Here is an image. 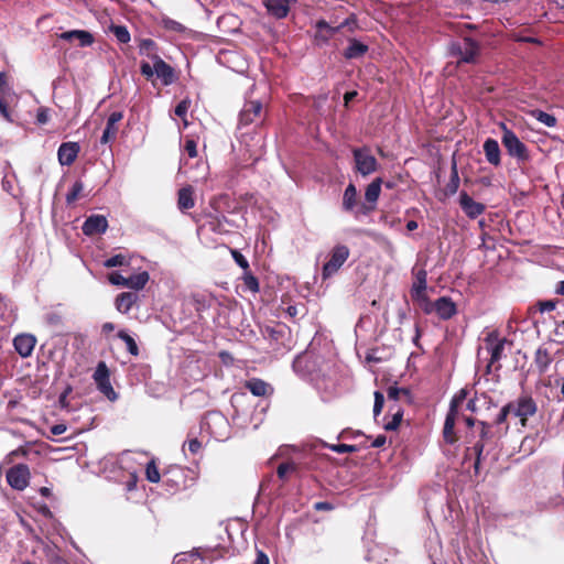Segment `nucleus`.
I'll return each instance as SVG.
<instances>
[{"instance_id": "obj_49", "label": "nucleus", "mask_w": 564, "mask_h": 564, "mask_svg": "<svg viewBox=\"0 0 564 564\" xmlns=\"http://www.w3.org/2000/svg\"><path fill=\"white\" fill-rule=\"evenodd\" d=\"M230 254H231L232 259L235 260V262L243 271H247V270L250 269L248 260L246 259V257L240 251H238L237 249H230Z\"/></svg>"}, {"instance_id": "obj_30", "label": "nucleus", "mask_w": 564, "mask_h": 564, "mask_svg": "<svg viewBox=\"0 0 564 564\" xmlns=\"http://www.w3.org/2000/svg\"><path fill=\"white\" fill-rule=\"evenodd\" d=\"M480 426L479 440L476 443L482 444V449L485 448L486 443L495 440H499L497 434V430L491 423H487L485 421L478 422Z\"/></svg>"}, {"instance_id": "obj_35", "label": "nucleus", "mask_w": 564, "mask_h": 564, "mask_svg": "<svg viewBox=\"0 0 564 564\" xmlns=\"http://www.w3.org/2000/svg\"><path fill=\"white\" fill-rule=\"evenodd\" d=\"M387 395L390 401H399L401 399H405L406 402H411V392L406 388L390 386L387 390Z\"/></svg>"}, {"instance_id": "obj_13", "label": "nucleus", "mask_w": 564, "mask_h": 564, "mask_svg": "<svg viewBox=\"0 0 564 564\" xmlns=\"http://www.w3.org/2000/svg\"><path fill=\"white\" fill-rule=\"evenodd\" d=\"M36 337L32 334H19L13 339L15 351L22 357L28 358L32 355L36 345Z\"/></svg>"}, {"instance_id": "obj_9", "label": "nucleus", "mask_w": 564, "mask_h": 564, "mask_svg": "<svg viewBox=\"0 0 564 564\" xmlns=\"http://www.w3.org/2000/svg\"><path fill=\"white\" fill-rule=\"evenodd\" d=\"M163 482L167 490L175 492L186 488V476L183 468L172 466L163 473Z\"/></svg>"}, {"instance_id": "obj_34", "label": "nucleus", "mask_w": 564, "mask_h": 564, "mask_svg": "<svg viewBox=\"0 0 564 564\" xmlns=\"http://www.w3.org/2000/svg\"><path fill=\"white\" fill-rule=\"evenodd\" d=\"M225 219H226L225 216L219 217L218 215L209 214L207 216V220L205 223V226L210 231L219 234V235H223V234L227 232V230L225 229V225H224V220Z\"/></svg>"}, {"instance_id": "obj_57", "label": "nucleus", "mask_w": 564, "mask_h": 564, "mask_svg": "<svg viewBox=\"0 0 564 564\" xmlns=\"http://www.w3.org/2000/svg\"><path fill=\"white\" fill-rule=\"evenodd\" d=\"M536 306H538V310L541 312V313H544V312H552L555 310L556 307V301H553V300H547V301H539L536 303Z\"/></svg>"}, {"instance_id": "obj_36", "label": "nucleus", "mask_w": 564, "mask_h": 564, "mask_svg": "<svg viewBox=\"0 0 564 564\" xmlns=\"http://www.w3.org/2000/svg\"><path fill=\"white\" fill-rule=\"evenodd\" d=\"M241 280L247 290L252 293H258L260 291V284L257 276L253 275L251 270L243 271Z\"/></svg>"}, {"instance_id": "obj_18", "label": "nucleus", "mask_w": 564, "mask_h": 564, "mask_svg": "<svg viewBox=\"0 0 564 564\" xmlns=\"http://www.w3.org/2000/svg\"><path fill=\"white\" fill-rule=\"evenodd\" d=\"M79 145L76 142H64L59 145L57 151L58 162L61 165H72L79 153Z\"/></svg>"}, {"instance_id": "obj_42", "label": "nucleus", "mask_w": 564, "mask_h": 564, "mask_svg": "<svg viewBox=\"0 0 564 564\" xmlns=\"http://www.w3.org/2000/svg\"><path fill=\"white\" fill-rule=\"evenodd\" d=\"M283 311L293 322H295L299 317H303L306 313L304 304H289L285 308H283Z\"/></svg>"}, {"instance_id": "obj_10", "label": "nucleus", "mask_w": 564, "mask_h": 564, "mask_svg": "<svg viewBox=\"0 0 564 564\" xmlns=\"http://www.w3.org/2000/svg\"><path fill=\"white\" fill-rule=\"evenodd\" d=\"M383 184V180L381 177H376L365 191V199L367 204H362L360 206V213L367 215L376 209V204L381 193V185Z\"/></svg>"}, {"instance_id": "obj_7", "label": "nucleus", "mask_w": 564, "mask_h": 564, "mask_svg": "<svg viewBox=\"0 0 564 564\" xmlns=\"http://www.w3.org/2000/svg\"><path fill=\"white\" fill-rule=\"evenodd\" d=\"M6 478L11 488L22 491L30 484L31 471L28 465L17 464L7 470Z\"/></svg>"}, {"instance_id": "obj_16", "label": "nucleus", "mask_w": 564, "mask_h": 564, "mask_svg": "<svg viewBox=\"0 0 564 564\" xmlns=\"http://www.w3.org/2000/svg\"><path fill=\"white\" fill-rule=\"evenodd\" d=\"M122 118H123L122 111H113L110 113V116L108 117L107 123H106V128L100 138V142L102 144H106V143H109V142H112L116 140L118 130H119L117 124L122 120Z\"/></svg>"}, {"instance_id": "obj_27", "label": "nucleus", "mask_w": 564, "mask_h": 564, "mask_svg": "<svg viewBox=\"0 0 564 564\" xmlns=\"http://www.w3.org/2000/svg\"><path fill=\"white\" fill-rule=\"evenodd\" d=\"M426 278L427 273L424 269L415 272V280L410 291L412 299H423V295L426 294Z\"/></svg>"}, {"instance_id": "obj_31", "label": "nucleus", "mask_w": 564, "mask_h": 564, "mask_svg": "<svg viewBox=\"0 0 564 564\" xmlns=\"http://www.w3.org/2000/svg\"><path fill=\"white\" fill-rule=\"evenodd\" d=\"M358 204L357 188L355 184L349 183L344 191L343 195V209L345 212H352Z\"/></svg>"}, {"instance_id": "obj_61", "label": "nucleus", "mask_w": 564, "mask_h": 564, "mask_svg": "<svg viewBox=\"0 0 564 564\" xmlns=\"http://www.w3.org/2000/svg\"><path fill=\"white\" fill-rule=\"evenodd\" d=\"M187 446L191 454L196 455L202 448V443L197 438H192L187 442Z\"/></svg>"}, {"instance_id": "obj_46", "label": "nucleus", "mask_w": 564, "mask_h": 564, "mask_svg": "<svg viewBox=\"0 0 564 564\" xmlns=\"http://www.w3.org/2000/svg\"><path fill=\"white\" fill-rule=\"evenodd\" d=\"M458 186H459V176H458V172H457L456 162L454 161L453 165H452L451 180L447 184V191L451 194H454L457 192Z\"/></svg>"}, {"instance_id": "obj_39", "label": "nucleus", "mask_w": 564, "mask_h": 564, "mask_svg": "<svg viewBox=\"0 0 564 564\" xmlns=\"http://www.w3.org/2000/svg\"><path fill=\"white\" fill-rule=\"evenodd\" d=\"M532 116L541 123L545 124L546 127H555L556 123H557V119L555 118V116L551 115V113H547L543 110H533L532 111Z\"/></svg>"}, {"instance_id": "obj_14", "label": "nucleus", "mask_w": 564, "mask_h": 564, "mask_svg": "<svg viewBox=\"0 0 564 564\" xmlns=\"http://www.w3.org/2000/svg\"><path fill=\"white\" fill-rule=\"evenodd\" d=\"M262 112V104L258 100H250L243 105L239 113L240 126H249L260 118Z\"/></svg>"}, {"instance_id": "obj_44", "label": "nucleus", "mask_w": 564, "mask_h": 564, "mask_svg": "<svg viewBox=\"0 0 564 564\" xmlns=\"http://www.w3.org/2000/svg\"><path fill=\"white\" fill-rule=\"evenodd\" d=\"M296 471V465L293 462L281 463L276 468V475L282 480L288 479V475Z\"/></svg>"}, {"instance_id": "obj_21", "label": "nucleus", "mask_w": 564, "mask_h": 564, "mask_svg": "<svg viewBox=\"0 0 564 564\" xmlns=\"http://www.w3.org/2000/svg\"><path fill=\"white\" fill-rule=\"evenodd\" d=\"M296 0H263L268 12L275 19H283L289 14L291 3Z\"/></svg>"}, {"instance_id": "obj_29", "label": "nucleus", "mask_w": 564, "mask_h": 564, "mask_svg": "<svg viewBox=\"0 0 564 564\" xmlns=\"http://www.w3.org/2000/svg\"><path fill=\"white\" fill-rule=\"evenodd\" d=\"M195 205L194 189L192 186H185L178 189L177 193V207L181 212L188 210Z\"/></svg>"}, {"instance_id": "obj_19", "label": "nucleus", "mask_w": 564, "mask_h": 564, "mask_svg": "<svg viewBox=\"0 0 564 564\" xmlns=\"http://www.w3.org/2000/svg\"><path fill=\"white\" fill-rule=\"evenodd\" d=\"M435 313L441 319L447 321L456 315L457 307L451 297L442 296L434 302Z\"/></svg>"}, {"instance_id": "obj_26", "label": "nucleus", "mask_w": 564, "mask_h": 564, "mask_svg": "<svg viewBox=\"0 0 564 564\" xmlns=\"http://www.w3.org/2000/svg\"><path fill=\"white\" fill-rule=\"evenodd\" d=\"M138 300L139 295L135 292H122L116 297V308L120 313L127 314Z\"/></svg>"}, {"instance_id": "obj_60", "label": "nucleus", "mask_w": 564, "mask_h": 564, "mask_svg": "<svg viewBox=\"0 0 564 564\" xmlns=\"http://www.w3.org/2000/svg\"><path fill=\"white\" fill-rule=\"evenodd\" d=\"M29 454V449L25 446H20L12 451L8 455L9 463H12L15 457H25Z\"/></svg>"}, {"instance_id": "obj_62", "label": "nucleus", "mask_w": 564, "mask_h": 564, "mask_svg": "<svg viewBox=\"0 0 564 564\" xmlns=\"http://www.w3.org/2000/svg\"><path fill=\"white\" fill-rule=\"evenodd\" d=\"M72 392V387L68 386L59 395L58 398V402L61 404L62 408H67L68 406V401H67V397L68 394Z\"/></svg>"}, {"instance_id": "obj_8", "label": "nucleus", "mask_w": 564, "mask_h": 564, "mask_svg": "<svg viewBox=\"0 0 564 564\" xmlns=\"http://www.w3.org/2000/svg\"><path fill=\"white\" fill-rule=\"evenodd\" d=\"M93 377L98 390L102 394H105L110 401L117 400L118 394L111 386L109 369L104 361L98 364Z\"/></svg>"}, {"instance_id": "obj_37", "label": "nucleus", "mask_w": 564, "mask_h": 564, "mask_svg": "<svg viewBox=\"0 0 564 564\" xmlns=\"http://www.w3.org/2000/svg\"><path fill=\"white\" fill-rule=\"evenodd\" d=\"M160 24L167 31H172V32H175V33H186L188 31V29L183 25L182 23L166 17V15H163L161 18V22Z\"/></svg>"}, {"instance_id": "obj_54", "label": "nucleus", "mask_w": 564, "mask_h": 564, "mask_svg": "<svg viewBox=\"0 0 564 564\" xmlns=\"http://www.w3.org/2000/svg\"><path fill=\"white\" fill-rule=\"evenodd\" d=\"M108 280L113 285H121V286L127 288L128 278H124L119 272H111V273H109Z\"/></svg>"}, {"instance_id": "obj_25", "label": "nucleus", "mask_w": 564, "mask_h": 564, "mask_svg": "<svg viewBox=\"0 0 564 564\" xmlns=\"http://www.w3.org/2000/svg\"><path fill=\"white\" fill-rule=\"evenodd\" d=\"M245 388L248 389L254 397H267L273 391L268 382L259 378L247 380L245 382Z\"/></svg>"}, {"instance_id": "obj_51", "label": "nucleus", "mask_w": 564, "mask_h": 564, "mask_svg": "<svg viewBox=\"0 0 564 564\" xmlns=\"http://www.w3.org/2000/svg\"><path fill=\"white\" fill-rule=\"evenodd\" d=\"M327 447L338 454L344 453H355L358 451V447L356 445H349V444H332L327 445Z\"/></svg>"}, {"instance_id": "obj_56", "label": "nucleus", "mask_w": 564, "mask_h": 564, "mask_svg": "<svg viewBox=\"0 0 564 564\" xmlns=\"http://www.w3.org/2000/svg\"><path fill=\"white\" fill-rule=\"evenodd\" d=\"M184 150L189 158L197 156V143L194 139H186L184 143Z\"/></svg>"}, {"instance_id": "obj_58", "label": "nucleus", "mask_w": 564, "mask_h": 564, "mask_svg": "<svg viewBox=\"0 0 564 564\" xmlns=\"http://www.w3.org/2000/svg\"><path fill=\"white\" fill-rule=\"evenodd\" d=\"M50 120V110L46 107H40L36 112V122L39 124H45Z\"/></svg>"}, {"instance_id": "obj_38", "label": "nucleus", "mask_w": 564, "mask_h": 564, "mask_svg": "<svg viewBox=\"0 0 564 564\" xmlns=\"http://www.w3.org/2000/svg\"><path fill=\"white\" fill-rule=\"evenodd\" d=\"M350 23L356 24V19L351 15L348 19H346L344 22H341L338 26L333 28L330 26L326 21L322 20L317 22V28L319 30H327L329 31L330 35H334L335 33L339 32L345 26L349 25Z\"/></svg>"}, {"instance_id": "obj_15", "label": "nucleus", "mask_w": 564, "mask_h": 564, "mask_svg": "<svg viewBox=\"0 0 564 564\" xmlns=\"http://www.w3.org/2000/svg\"><path fill=\"white\" fill-rule=\"evenodd\" d=\"M108 220L102 215H91L83 224L82 230L86 236H95L106 232Z\"/></svg>"}, {"instance_id": "obj_23", "label": "nucleus", "mask_w": 564, "mask_h": 564, "mask_svg": "<svg viewBox=\"0 0 564 564\" xmlns=\"http://www.w3.org/2000/svg\"><path fill=\"white\" fill-rule=\"evenodd\" d=\"M484 152L486 160L492 164L494 166H499L501 164V158H500V148L497 140L488 138L484 142Z\"/></svg>"}, {"instance_id": "obj_24", "label": "nucleus", "mask_w": 564, "mask_h": 564, "mask_svg": "<svg viewBox=\"0 0 564 564\" xmlns=\"http://www.w3.org/2000/svg\"><path fill=\"white\" fill-rule=\"evenodd\" d=\"M59 39L65 41L78 40L82 47L90 46L94 43V36L90 32L84 30H72L63 32Z\"/></svg>"}, {"instance_id": "obj_3", "label": "nucleus", "mask_w": 564, "mask_h": 564, "mask_svg": "<svg viewBox=\"0 0 564 564\" xmlns=\"http://www.w3.org/2000/svg\"><path fill=\"white\" fill-rule=\"evenodd\" d=\"M452 56H456L457 63L475 64L480 53L479 44L470 37H463L460 41L453 42L449 46Z\"/></svg>"}, {"instance_id": "obj_40", "label": "nucleus", "mask_w": 564, "mask_h": 564, "mask_svg": "<svg viewBox=\"0 0 564 564\" xmlns=\"http://www.w3.org/2000/svg\"><path fill=\"white\" fill-rule=\"evenodd\" d=\"M118 337L124 341L127 346V350L134 357L139 356V347L135 343V340L126 332V330H119Z\"/></svg>"}, {"instance_id": "obj_33", "label": "nucleus", "mask_w": 564, "mask_h": 564, "mask_svg": "<svg viewBox=\"0 0 564 564\" xmlns=\"http://www.w3.org/2000/svg\"><path fill=\"white\" fill-rule=\"evenodd\" d=\"M389 411L391 412V420L387 421L383 425L386 431H395L400 426L403 419V410L400 406L391 405Z\"/></svg>"}, {"instance_id": "obj_53", "label": "nucleus", "mask_w": 564, "mask_h": 564, "mask_svg": "<svg viewBox=\"0 0 564 564\" xmlns=\"http://www.w3.org/2000/svg\"><path fill=\"white\" fill-rule=\"evenodd\" d=\"M373 395H375L373 415H375V417H377L383 409L384 395L380 391H375Z\"/></svg>"}, {"instance_id": "obj_50", "label": "nucleus", "mask_w": 564, "mask_h": 564, "mask_svg": "<svg viewBox=\"0 0 564 564\" xmlns=\"http://www.w3.org/2000/svg\"><path fill=\"white\" fill-rule=\"evenodd\" d=\"M189 106H191V100L183 99L175 107V115L184 120L185 126H187V121H186L185 117H186Z\"/></svg>"}, {"instance_id": "obj_48", "label": "nucleus", "mask_w": 564, "mask_h": 564, "mask_svg": "<svg viewBox=\"0 0 564 564\" xmlns=\"http://www.w3.org/2000/svg\"><path fill=\"white\" fill-rule=\"evenodd\" d=\"M156 50V43L152 39H144L140 43V53L147 54L148 57L151 58L155 53H152Z\"/></svg>"}, {"instance_id": "obj_43", "label": "nucleus", "mask_w": 564, "mask_h": 564, "mask_svg": "<svg viewBox=\"0 0 564 564\" xmlns=\"http://www.w3.org/2000/svg\"><path fill=\"white\" fill-rule=\"evenodd\" d=\"M145 477L150 482L156 484L161 479L159 468L154 459H151L145 467Z\"/></svg>"}, {"instance_id": "obj_63", "label": "nucleus", "mask_w": 564, "mask_h": 564, "mask_svg": "<svg viewBox=\"0 0 564 564\" xmlns=\"http://www.w3.org/2000/svg\"><path fill=\"white\" fill-rule=\"evenodd\" d=\"M0 113L3 116V118L10 122H12L8 105L3 99L0 98Z\"/></svg>"}, {"instance_id": "obj_22", "label": "nucleus", "mask_w": 564, "mask_h": 564, "mask_svg": "<svg viewBox=\"0 0 564 564\" xmlns=\"http://www.w3.org/2000/svg\"><path fill=\"white\" fill-rule=\"evenodd\" d=\"M512 416L509 403L505 404L494 422L491 423L497 430L498 437L505 436L509 431L508 417Z\"/></svg>"}, {"instance_id": "obj_1", "label": "nucleus", "mask_w": 564, "mask_h": 564, "mask_svg": "<svg viewBox=\"0 0 564 564\" xmlns=\"http://www.w3.org/2000/svg\"><path fill=\"white\" fill-rule=\"evenodd\" d=\"M508 403L512 416L519 420V424L522 429H525L530 417H533L538 413L536 401L528 393H522Z\"/></svg>"}, {"instance_id": "obj_6", "label": "nucleus", "mask_w": 564, "mask_h": 564, "mask_svg": "<svg viewBox=\"0 0 564 564\" xmlns=\"http://www.w3.org/2000/svg\"><path fill=\"white\" fill-rule=\"evenodd\" d=\"M355 171L362 176H368L378 170V161L370 153L368 147L355 148L352 150Z\"/></svg>"}, {"instance_id": "obj_52", "label": "nucleus", "mask_w": 564, "mask_h": 564, "mask_svg": "<svg viewBox=\"0 0 564 564\" xmlns=\"http://www.w3.org/2000/svg\"><path fill=\"white\" fill-rule=\"evenodd\" d=\"M414 302H417L420 307L425 314H431L435 312L434 302H431L426 294L423 295V299H412Z\"/></svg>"}, {"instance_id": "obj_55", "label": "nucleus", "mask_w": 564, "mask_h": 564, "mask_svg": "<svg viewBox=\"0 0 564 564\" xmlns=\"http://www.w3.org/2000/svg\"><path fill=\"white\" fill-rule=\"evenodd\" d=\"M471 451L474 452L475 456H476V459H475V463H474V468H475V471L478 473L479 470V466H480V460H481V456H482V444L481 443H475L474 446L471 447Z\"/></svg>"}, {"instance_id": "obj_45", "label": "nucleus", "mask_w": 564, "mask_h": 564, "mask_svg": "<svg viewBox=\"0 0 564 564\" xmlns=\"http://www.w3.org/2000/svg\"><path fill=\"white\" fill-rule=\"evenodd\" d=\"M111 32L120 43H128L130 41V33L123 25H112Z\"/></svg>"}, {"instance_id": "obj_5", "label": "nucleus", "mask_w": 564, "mask_h": 564, "mask_svg": "<svg viewBox=\"0 0 564 564\" xmlns=\"http://www.w3.org/2000/svg\"><path fill=\"white\" fill-rule=\"evenodd\" d=\"M349 256L350 250L346 245H336L329 253V259L323 265V279L325 280L333 276L347 261Z\"/></svg>"}, {"instance_id": "obj_2", "label": "nucleus", "mask_w": 564, "mask_h": 564, "mask_svg": "<svg viewBox=\"0 0 564 564\" xmlns=\"http://www.w3.org/2000/svg\"><path fill=\"white\" fill-rule=\"evenodd\" d=\"M486 349L490 355V359L486 366V372L490 373L491 368L495 366L496 370H499L501 368V365L499 361L501 360L505 351V346L512 345V341L508 340L507 338H501L500 334L497 329L489 332L485 339Z\"/></svg>"}, {"instance_id": "obj_47", "label": "nucleus", "mask_w": 564, "mask_h": 564, "mask_svg": "<svg viewBox=\"0 0 564 564\" xmlns=\"http://www.w3.org/2000/svg\"><path fill=\"white\" fill-rule=\"evenodd\" d=\"M129 264V261L127 260V258L121 254V253H118V254H115L110 258H108L105 262H104V265L106 268H115V267H122V265H127Z\"/></svg>"}, {"instance_id": "obj_11", "label": "nucleus", "mask_w": 564, "mask_h": 564, "mask_svg": "<svg viewBox=\"0 0 564 564\" xmlns=\"http://www.w3.org/2000/svg\"><path fill=\"white\" fill-rule=\"evenodd\" d=\"M154 63L155 75L161 79L164 86H169L176 80V74L174 68L163 61L158 54L151 56Z\"/></svg>"}, {"instance_id": "obj_41", "label": "nucleus", "mask_w": 564, "mask_h": 564, "mask_svg": "<svg viewBox=\"0 0 564 564\" xmlns=\"http://www.w3.org/2000/svg\"><path fill=\"white\" fill-rule=\"evenodd\" d=\"M84 191V184L82 181H76L70 191L66 195V204L68 206L75 204V202L80 197L82 193Z\"/></svg>"}, {"instance_id": "obj_20", "label": "nucleus", "mask_w": 564, "mask_h": 564, "mask_svg": "<svg viewBox=\"0 0 564 564\" xmlns=\"http://www.w3.org/2000/svg\"><path fill=\"white\" fill-rule=\"evenodd\" d=\"M369 51V46L366 43H362L361 41L350 37L348 39V45L343 51V56L346 59H358L364 57Z\"/></svg>"}, {"instance_id": "obj_28", "label": "nucleus", "mask_w": 564, "mask_h": 564, "mask_svg": "<svg viewBox=\"0 0 564 564\" xmlns=\"http://www.w3.org/2000/svg\"><path fill=\"white\" fill-rule=\"evenodd\" d=\"M553 358L547 350V348L540 346L534 354V365L540 375H543L547 371L550 365L552 364Z\"/></svg>"}, {"instance_id": "obj_32", "label": "nucleus", "mask_w": 564, "mask_h": 564, "mask_svg": "<svg viewBox=\"0 0 564 564\" xmlns=\"http://www.w3.org/2000/svg\"><path fill=\"white\" fill-rule=\"evenodd\" d=\"M150 275L147 271L139 272L128 276L127 288L139 291L149 282Z\"/></svg>"}, {"instance_id": "obj_4", "label": "nucleus", "mask_w": 564, "mask_h": 564, "mask_svg": "<svg viewBox=\"0 0 564 564\" xmlns=\"http://www.w3.org/2000/svg\"><path fill=\"white\" fill-rule=\"evenodd\" d=\"M501 128L503 131L501 142L508 154L521 162L529 161L530 155L527 145L505 123L501 124Z\"/></svg>"}, {"instance_id": "obj_59", "label": "nucleus", "mask_w": 564, "mask_h": 564, "mask_svg": "<svg viewBox=\"0 0 564 564\" xmlns=\"http://www.w3.org/2000/svg\"><path fill=\"white\" fill-rule=\"evenodd\" d=\"M140 73L142 76H144L148 80L153 77L155 74L154 65L151 66L148 62H142L140 64Z\"/></svg>"}, {"instance_id": "obj_64", "label": "nucleus", "mask_w": 564, "mask_h": 564, "mask_svg": "<svg viewBox=\"0 0 564 564\" xmlns=\"http://www.w3.org/2000/svg\"><path fill=\"white\" fill-rule=\"evenodd\" d=\"M253 564H270V561L268 555L263 551L258 550L257 557Z\"/></svg>"}, {"instance_id": "obj_17", "label": "nucleus", "mask_w": 564, "mask_h": 564, "mask_svg": "<svg viewBox=\"0 0 564 564\" xmlns=\"http://www.w3.org/2000/svg\"><path fill=\"white\" fill-rule=\"evenodd\" d=\"M459 205L466 216L471 219L481 215L486 209V206L482 203L474 200L466 192L460 193Z\"/></svg>"}, {"instance_id": "obj_12", "label": "nucleus", "mask_w": 564, "mask_h": 564, "mask_svg": "<svg viewBox=\"0 0 564 564\" xmlns=\"http://www.w3.org/2000/svg\"><path fill=\"white\" fill-rule=\"evenodd\" d=\"M459 400L453 399L451 402L449 411L445 417L443 436L446 443L454 444L457 441V436L454 432L456 416H457V404Z\"/></svg>"}]
</instances>
